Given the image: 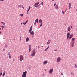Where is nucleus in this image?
I'll return each mask as SVG.
<instances>
[{
    "instance_id": "6ab92c4d",
    "label": "nucleus",
    "mask_w": 77,
    "mask_h": 77,
    "mask_svg": "<svg viewBox=\"0 0 77 77\" xmlns=\"http://www.w3.org/2000/svg\"><path fill=\"white\" fill-rule=\"evenodd\" d=\"M49 46H48L44 50L45 51H47L48 50V48H49Z\"/></svg>"
},
{
    "instance_id": "39448f33",
    "label": "nucleus",
    "mask_w": 77,
    "mask_h": 77,
    "mask_svg": "<svg viewBox=\"0 0 77 77\" xmlns=\"http://www.w3.org/2000/svg\"><path fill=\"white\" fill-rule=\"evenodd\" d=\"M19 58V60L20 62L22 61L23 60V56L22 55H20Z\"/></svg>"
},
{
    "instance_id": "393cba45",
    "label": "nucleus",
    "mask_w": 77,
    "mask_h": 77,
    "mask_svg": "<svg viewBox=\"0 0 77 77\" xmlns=\"http://www.w3.org/2000/svg\"><path fill=\"white\" fill-rule=\"evenodd\" d=\"M1 72V70L0 69V76H1L2 75V72Z\"/></svg>"
},
{
    "instance_id": "2eb2a0df",
    "label": "nucleus",
    "mask_w": 77,
    "mask_h": 77,
    "mask_svg": "<svg viewBox=\"0 0 77 77\" xmlns=\"http://www.w3.org/2000/svg\"><path fill=\"white\" fill-rule=\"evenodd\" d=\"M26 42H28V41H29V37H27L26 38Z\"/></svg>"
},
{
    "instance_id": "c9c22d12",
    "label": "nucleus",
    "mask_w": 77,
    "mask_h": 77,
    "mask_svg": "<svg viewBox=\"0 0 77 77\" xmlns=\"http://www.w3.org/2000/svg\"><path fill=\"white\" fill-rule=\"evenodd\" d=\"M34 24H36V22L35 21V22Z\"/></svg>"
},
{
    "instance_id": "5fc2aeb1",
    "label": "nucleus",
    "mask_w": 77,
    "mask_h": 77,
    "mask_svg": "<svg viewBox=\"0 0 77 77\" xmlns=\"http://www.w3.org/2000/svg\"><path fill=\"white\" fill-rule=\"evenodd\" d=\"M29 69H31L30 67H29Z\"/></svg>"
},
{
    "instance_id": "69168bd1",
    "label": "nucleus",
    "mask_w": 77,
    "mask_h": 77,
    "mask_svg": "<svg viewBox=\"0 0 77 77\" xmlns=\"http://www.w3.org/2000/svg\"><path fill=\"white\" fill-rule=\"evenodd\" d=\"M76 11H77V9H76Z\"/></svg>"
},
{
    "instance_id": "c03bdc74",
    "label": "nucleus",
    "mask_w": 77,
    "mask_h": 77,
    "mask_svg": "<svg viewBox=\"0 0 77 77\" xmlns=\"http://www.w3.org/2000/svg\"><path fill=\"white\" fill-rule=\"evenodd\" d=\"M66 11H67V9H66V10H65V12H66Z\"/></svg>"
},
{
    "instance_id": "a19ab883",
    "label": "nucleus",
    "mask_w": 77,
    "mask_h": 77,
    "mask_svg": "<svg viewBox=\"0 0 77 77\" xmlns=\"http://www.w3.org/2000/svg\"><path fill=\"white\" fill-rule=\"evenodd\" d=\"M41 6V4H39V5H38V7H39V6Z\"/></svg>"
},
{
    "instance_id": "a878e982",
    "label": "nucleus",
    "mask_w": 77,
    "mask_h": 77,
    "mask_svg": "<svg viewBox=\"0 0 77 77\" xmlns=\"http://www.w3.org/2000/svg\"><path fill=\"white\" fill-rule=\"evenodd\" d=\"M74 67H75V68H77V64H75V65Z\"/></svg>"
},
{
    "instance_id": "6e6552de",
    "label": "nucleus",
    "mask_w": 77,
    "mask_h": 77,
    "mask_svg": "<svg viewBox=\"0 0 77 77\" xmlns=\"http://www.w3.org/2000/svg\"><path fill=\"white\" fill-rule=\"evenodd\" d=\"M73 36H74V35L73 34H71L69 37V39H71L72 38V37H73Z\"/></svg>"
},
{
    "instance_id": "aec40b11",
    "label": "nucleus",
    "mask_w": 77,
    "mask_h": 77,
    "mask_svg": "<svg viewBox=\"0 0 77 77\" xmlns=\"http://www.w3.org/2000/svg\"><path fill=\"white\" fill-rule=\"evenodd\" d=\"M28 22V20H26V22L24 23H23V24L24 25H26V24Z\"/></svg>"
},
{
    "instance_id": "e2e57ef3",
    "label": "nucleus",
    "mask_w": 77,
    "mask_h": 77,
    "mask_svg": "<svg viewBox=\"0 0 77 77\" xmlns=\"http://www.w3.org/2000/svg\"><path fill=\"white\" fill-rule=\"evenodd\" d=\"M42 76H44V74Z\"/></svg>"
},
{
    "instance_id": "2f4dec72",
    "label": "nucleus",
    "mask_w": 77,
    "mask_h": 77,
    "mask_svg": "<svg viewBox=\"0 0 77 77\" xmlns=\"http://www.w3.org/2000/svg\"><path fill=\"white\" fill-rule=\"evenodd\" d=\"M30 8H31V7H30V6L29 7V8H28V9H30Z\"/></svg>"
},
{
    "instance_id": "774afa93",
    "label": "nucleus",
    "mask_w": 77,
    "mask_h": 77,
    "mask_svg": "<svg viewBox=\"0 0 77 77\" xmlns=\"http://www.w3.org/2000/svg\"><path fill=\"white\" fill-rule=\"evenodd\" d=\"M2 29H3V28H2Z\"/></svg>"
},
{
    "instance_id": "412c9836",
    "label": "nucleus",
    "mask_w": 77,
    "mask_h": 77,
    "mask_svg": "<svg viewBox=\"0 0 77 77\" xmlns=\"http://www.w3.org/2000/svg\"><path fill=\"white\" fill-rule=\"evenodd\" d=\"M6 73V72L4 71L3 74L2 76L3 77H4L5 75V74Z\"/></svg>"
},
{
    "instance_id": "423d86ee",
    "label": "nucleus",
    "mask_w": 77,
    "mask_h": 77,
    "mask_svg": "<svg viewBox=\"0 0 77 77\" xmlns=\"http://www.w3.org/2000/svg\"><path fill=\"white\" fill-rule=\"evenodd\" d=\"M35 54H36V52H32V53L31 54V56H35Z\"/></svg>"
},
{
    "instance_id": "ddd939ff",
    "label": "nucleus",
    "mask_w": 77,
    "mask_h": 77,
    "mask_svg": "<svg viewBox=\"0 0 77 77\" xmlns=\"http://www.w3.org/2000/svg\"><path fill=\"white\" fill-rule=\"evenodd\" d=\"M47 63H48V62L47 61H45L43 62V64L44 65H46Z\"/></svg>"
},
{
    "instance_id": "4c0bfd02",
    "label": "nucleus",
    "mask_w": 77,
    "mask_h": 77,
    "mask_svg": "<svg viewBox=\"0 0 77 77\" xmlns=\"http://www.w3.org/2000/svg\"><path fill=\"white\" fill-rule=\"evenodd\" d=\"M35 8H38V5H36L35 6Z\"/></svg>"
},
{
    "instance_id": "79ce46f5",
    "label": "nucleus",
    "mask_w": 77,
    "mask_h": 77,
    "mask_svg": "<svg viewBox=\"0 0 77 77\" xmlns=\"http://www.w3.org/2000/svg\"><path fill=\"white\" fill-rule=\"evenodd\" d=\"M9 58H11V55H9Z\"/></svg>"
},
{
    "instance_id": "49530a36",
    "label": "nucleus",
    "mask_w": 77,
    "mask_h": 77,
    "mask_svg": "<svg viewBox=\"0 0 77 77\" xmlns=\"http://www.w3.org/2000/svg\"><path fill=\"white\" fill-rule=\"evenodd\" d=\"M63 73H61V75H63Z\"/></svg>"
},
{
    "instance_id": "1a4fd4ad",
    "label": "nucleus",
    "mask_w": 77,
    "mask_h": 77,
    "mask_svg": "<svg viewBox=\"0 0 77 77\" xmlns=\"http://www.w3.org/2000/svg\"><path fill=\"white\" fill-rule=\"evenodd\" d=\"M29 52H30V51H31V44L29 45Z\"/></svg>"
},
{
    "instance_id": "680f3d73",
    "label": "nucleus",
    "mask_w": 77,
    "mask_h": 77,
    "mask_svg": "<svg viewBox=\"0 0 77 77\" xmlns=\"http://www.w3.org/2000/svg\"><path fill=\"white\" fill-rule=\"evenodd\" d=\"M0 33H2V32H1V31H0Z\"/></svg>"
},
{
    "instance_id": "58836bf2",
    "label": "nucleus",
    "mask_w": 77,
    "mask_h": 77,
    "mask_svg": "<svg viewBox=\"0 0 77 77\" xmlns=\"http://www.w3.org/2000/svg\"><path fill=\"white\" fill-rule=\"evenodd\" d=\"M20 40L21 41V37H20Z\"/></svg>"
},
{
    "instance_id": "dca6fc26",
    "label": "nucleus",
    "mask_w": 77,
    "mask_h": 77,
    "mask_svg": "<svg viewBox=\"0 0 77 77\" xmlns=\"http://www.w3.org/2000/svg\"><path fill=\"white\" fill-rule=\"evenodd\" d=\"M39 2L35 3L34 4V6H37V5H39Z\"/></svg>"
},
{
    "instance_id": "4d7b16f0",
    "label": "nucleus",
    "mask_w": 77,
    "mask_h": 77,
    "mask_svg": "<svg viewBox=\"0 0 77 77\" xmlns=\"http://www.w3.org/2000/svg\"><path fill=\"white\" fill-rule=\"evenodd\" d=\"M65 32L66 33V31H65Z\"/></svg>"
},
{
    "instance_id": "ea45409f",
    "label": "nucleus",
    "mask_w": 77,
    "mask_h": 77,
    "mask_svg": "<svg viewBox=\"0 0 77 77\" xmlns=\"http://www.w3.org/2000/svg\"><path fill=\"white\" fill-rule=\"evenodd\" d=\"M29 10H30L29 9H28V10H27V12H29Z\"/></svg>"
},
{
    "instance_id": "5701e85b",
    "label": "nucleus",
    "mask_w": 77,
    "mask_h": 77,
    "mask_svg": "<svg viewBox=\"0 0 77 77\" xmlns=\"http://www.w3.org/2000/svg\"><path fill=\"white\" fill-rule=\"evenodd\" d=\"M55 8L56 9H58V5H56V6H55Z\"/></svg>"
},
{
    "instance_id": "f704fd0d",
    "label": "nucleus",
    "mask_w": 77,
    "mask_h": 77,
    "mask_svg": "<svg viewBox=\"0 0 77 77\" xmlns=\"http://www.w3.org/2000/svg\"><path fill=\"white\" fill-rule=\"evenodd\" d=\"M11 52H9L8 53V55H10V53Z\"/></svg>"
},
{
    "instance_id": "8fccbe9b",
    "label": "nucleus",
    "mask_w": 77,
    "mask_h": 77,
    "mask_svg": "<svg viewBox=\"0 0 77 77\" xmlns=\"http://www.w3.org/2000/svg\"><path fill=\"white\" fill-rule=\"evenodd\" d=\"M5 49H3V51H5Z\"/></svg>"
},
{
    "instance_id": "4468645a",
    "label": "nucleus",
    "mask_w": 77,
    "mask_h": 77,
    "mask_svg": "<svg viewBox=\"0 0 77 77\" xmlns=\"http://www.w3.org/2000/svg\"><path fill=\"white\" fill-rule=\"evenodd\" d=\"M29 33H30V34L31 35H34V32H33V31H31L30 32H29Z\"/></svg>"
},
{
    "instance_id": "9b49d317",
    "label": "nucleus",
    "mask_w": 77,
    "mask_h": 77,
    "mask_svg": "<svg viewBox=\"0 0 77 77\" xmlns=\"http://www.w3.org/2000/svg\"><path fill=\"white\" fill-rule=\"evenodd\" d=\"M71 30V28L70 27V26H69L67 28V30L69 32Z\"/></svg>"
},
{
    "instance_id": "473e14b6",
    "label": "nucleus",
    "mask_w": 77,
    "mask_h": 77,
    "mask_svg": "<svg viewBox=\"0 0 77 77\" xmlns=\"http://www.w3.org/2000/svg\"><path fill=\"white\" fill-rule=\"evenodd\" d=\"M56 3L54 4V6H56Z\"/></svg>"
},
{
    "instance_id": "37998d69",
    "label": "nucleus",
    "mask_w": 77,
    "mask_h": 77,
    "mask_svg": "<svg viewBox=\"0 0 77 77\" xmlns=\"http://www.w3.org/2000/svg\"><path fill=\"white\" fill-rule=\"evenodd\" d=\"M27 14L29 15V12L27 11Z\"/></svg>"
},
{
    "instance_id": "f3484780",
    "label": "nucleus",
    "mask_w": 77,
    "mask_h": 77,
    "mask_svg": "<svg viewBox=\"0 0 77 77\" xmlns=\"http://www.w3.org/2000/svg\"><path fill=\"white\" fill-rule=\"evenodd\" d=\"M32 30V26H31L30 28V29L29 30V32H31Z\"/></svg>"
},
{
    "instance_id": "bb28decb",
    "label": "nucleus",
    "mask_w": 77,
    "mask_h": 77,
    "mask_svg": "<svg viewBox=\"0 0 77 77\" xmlns=\"http://www.w3.org/2000/svg\"><path fill=\"white\" fill-rule=\"evenodd\" d=\"M22 6V5H19L18 6V8H20V7H21Z\"/></svg>"
},
{
    "instance_id": "4be33fe9",
    "label": "nucleus",
    "mask_w": 77,
    "mask_h": 77,
    "mask_svg": "<svg viewBox=\"0 0 77 77\" xmlns=\"http://www.w3.org/2000/svg\"><path fill=\"white\" fill-rule=\"evenodd\" d=\"M39 21V19H37L35 20V22H37V23H38V21Z\"/></svg>"
},
{
    "instance_id": "bf43d9fd",
    "label": "nucleus",
    "mask_w": 77,
    "mask_h": 77,
    "mask_svg": "<svg viewBox=\"0 0 77 77\" xmlns=\"http://www.w3.org/2000/svg\"><path fill=\"white\" fill-rule=\"evenodd\" d=\"M73 76H74V74H73Z\"/></svg>"
},
{
    "instance_id": "3c124183",
    "label": "nucleus",
    "mask_w": 77,
    "mask_h": 77,
    "mask_svg": "<svg viewBox=\"0 0 77 77\" xmlns=\"http://www.w3.org/2000/svg\"><path fill=\"white\" fill-rule=\"evenodd\" d=\"M57 51V50H56V49H55V50H54V51Z\"/></svg>"
},
{
    "instance_id": "c756f323",
    "label": "nucleus",
    "mask_w": 77,
    "mask_h": 77,
    "mask_svg": "<svg viewBox=\"0 0 77 77\" xmlns=\"http://www.w3.org/2000/svg\"><path fill=\"white\" fill-rule=\"evenodd\" d=\"M20 16L21 17H23V14H20Z\"/></svg>"
},
{
    "instance_id": "de8ad7c7",
    "label": "nucleus",
    "mask_w": 77,
    "mask_h": 77,
    "mask_svg": "<svg viewBox=\"0 0 77 77\" xmlns=\"http://www.w3.org/2000/svg\"><path fill=\"white\" fill-rule=\"evenodd\" d=\"M70 27H71V29H72V26H71Z\"/></svg>"
},
{
    "instance_id": "0eeeda50",
    "label": "nucleus",
    "mask_w": 77,
    "mask_h": 77,
    "mask_svg": "<svg viewBox=\"0 0 77 77\" xmlns=\"http://www.w3.org/2000/svg\"><path fill=\"white\" fill-rule=\"evenodd\" d=\"M53 69L52 68L50 69V70L49 71V74H51V73L53 72Z\"/></svg>"
},
{
    "instance_id": "7ed1b4c3",
    "label": "nucleus",
    "mask_w": 77,
    "mask_h": 77,
    "mask_svg": "<svg viewBox=\"0 0 77 77\" xmlns=\"http://www.w3.org/2000/svg\"><path fill=\"white\" fill-rule=\"evenodd\" d=\"M61 59H62L60 58V57L58 58L57 59V63H59V62L61 61Z\"/></svg>"
},
{
    "instance_id": "603ef678",
    "label": "nucleus",
    "mask_w": 77,
    "mask_h": 77,
    "mask_svg": "<svg viewBox=\"0 0 77 77\" xmlns=\"http://www.w3.org/2000/svg\"><path fill=\"white\" fill-rule=\"evenodd\" d=\"M38 48L39 49V48H40V47H39V46H38Z\"/></svg>"
},
{
    "instance_id": "6e6d98bb",
    "label": "nucleus",
    "mask_w": 77,
    "mask_h": 77,
    "mask_svg": "<svg viewBox=\"0 0 77 77\" xmlns=\"http://www.w3.org/2000/svg\"><path fill=\"white\" fill-rule=\"evenodd\" d=\"M0 1H3L4 0H0Z\"/></svg>"
},
{
    "instance_id": "a18cd8bd",
    "label": "nucleus",
    "mask_w": 77,
    "mask_h": 77,
    "mask_svg": "<svg viewBox=\"0 0 77 77\" xmlns=\"http://www.w3.org/2000/svg\"><path fill=\"white\" fill-rule=\"evenodd\" d=\"M44 70L45 71H47V69H44Z\"/></svg>"
},
{
    "instance_id": "c85d7f7f",
    "label": "nucleus",
    "mask_w": 77,
    "mask_h": 77,
    "mask_svg": "<svg viewBox=\"0 0 77 77\" xmlns=\"http://www.w3.org/2000/svg\"><path fill=\"white\" fill-rule=\"evenodd\" d=\"M62 13L63 14H65V12L63 11H62Z\"/></svg>"
},
{
    "instance_id": "7c9ffc66",
    "label": "nucleus",
    "mask_w": 77,
    "mask_h": 77,
    "mask_svg": "<svg viewBox=\"0 0 77 77\" xmlns=\"http://www.w3.org/2000/svg\"><path fill=\"white\" fill-rule=\"evenodd\" d=\"M44 3H43V2H41V5L42 6L43 5Z\"/></svg>"
},
{
    "instance_id": "b1692460",
    "label": "nucleus",
    "mask_w": 77,
    "mask_h": 77,
    "mask_svg": "<svg viewBox=\"0 0 77 77\" xmlns=\"http://www.w3.org/2000/svg\"><path fill=\"white\" fill-rule=\"evenodd\" d=\"M39 22L40 23H42V20L41 19H40L39 20Z\"/></svg>"
},
{
    "instance_id": "a211bd4d",
    "label": "nucleus",
    "mask_w": 77,
    "mask_h": 77,
    "mask_svg": "<svg viewBox=\"0 0 77 77\" xmlns=\"http://www.w3.org/2000/svg\"><path fill=\"white\" fill-rule=\"evenodd\" d=\"M50 40H48V42H47V45L49 44L50 43V42H51V41L50 42Z\"/></svg>"
},
{
    "instance_id": "0e129e2a",
    "label": "nucleus",
    "mask_w": 77,
    "mask_h": 77,
    "mask_svg": "<svg viewBox=\"0 0 77 77\" xmlns=\"http://www.w3.org/2000/svg\"><path fill=\"white\" fill-rule=\"evenodd\" d=\"M34 36V35H33L32 37H33Z\"/></svg>"
},
{
    "instance_id": "cd10ccee",
    "label": "nucleus",
    "mask_w": 77,
    "mask_h": 77,
    "mask_svg": "<svg viewBox=\"0 0 77 77\" xmlns=\"http://www.w3.org/2000/svg\"><path fill=\"white\" fill-rule=\"evenodd\" d=\"M5 47H8V45L7 44H6V45H5Z\"/></svg>"
},
{
    "instance_id": "864d4df0",
    "label": "nucleus",
    "mask_w": 77,
    "mask_h": 77,
    "mask_svg": "<svg viewBox=\"0 0 77 77\" xmlns=\"http://www.w3.org/2000/svg\"><path fill=\"white\" fill-rule=\"evenodd\" d=\"M23 24V22H21V25H22Z\"/></svg>"
},
{
    "instance_id": "e433bc0d",
    "label": "nucleus",
    "mask_w": 77,
    "mask_h": 77,
    "mask_svg": "<svg viewBox=\"0 0 77 77\" xmlns=\"http://www.w3.org/2000/svg\"><path fill=\"white\" fill-rule=\"evenodd\" d=\"M42 23H41L40 25V26L41 27L42 26Z\"/></svg>"
},
{
    "instance_id": "72a5a7b5",
    "label": "nucleus",
    "mask_w": 77,
    "mask_h": 77,
    "mask_svg": "<svg viewBox=\"0 0 77 77\" xmlns=\"http://www.w3.org/2000/svg\"><path fill=\"white\" fill-rule=\"evenodd\" d=\"M35 48H34V49H33V50L32 51V52H34V51H35Z\"/></svg>"
},
{
    "instance_id": "f8f14e48",
    "label": "nucleus",
    "mask_w": 77,
    "mask_h": 77,
    "mask_svg": "<svg viewBox=\"0 0 77 77\" xmlns=\"http://www.w3.org/2000/svg\"><path fill=\"white\" fill-rule=\"evenodd\" d=\"M69 9L70 10L71 9V3H69Z\"/></svg>"
},
{
    "instance_id": "9d476101",
    "label": "nucleus",
    "mask_w": 77,
    "mask_h": 77,
    "mask_svg": "<svg viewBox=\"0 0 77 77\" xmlns=\"http://www.w3.org/2000/svg\"><path fill=\"white\" fill-rule=\"evenodd\" d=\"M70 35V33L69 32L67 34V39H69V35Z\"/></svg>"
},
{
    "instance_id": "338daca9",
    "label": "nucleus",
    "mask_w": 77,
    "mask_h": 77,
    "mask_svg": "<svg viewBox=\"0 0 77 77\" xmlns=\"http://www.w3.org/2000/svg\"><path fill=\"white\" fill-rule=\"evenodd\" d=\"M52 1H54V0H52Z\"/></svg>"
},
{
    "instance_id": "f257e3e1",
    "label": "nucleus",
    "mask_w": 77,
    "mask_h": 77,
    "mask_svg": "<svg viewBox=\"0 0 77 77\" xmlns=\"http://www.w3.org/2000/svg\"><path fill=\"white\" fill-rule=\"evenodd\" d=\"M75 41V38H72V40L71 42V45L72 47H74V45Z\"/></svg>"
},
{
    "instance_id": "f03ea898",
    "label": "nucleus",
    "mask_w": 77,
    "mask_h": 77,
    "mask_svg": "<svg viewBox=\"0 0 77 77\" xmlns=\"http://www.w3.org/2000/svg\"><path fill=\"white\" fill-rule=\"evenodd\" d=\"M27 73V71H25L23 72L22 74V77H26Z\"/></svg>"
},
{
    "instance_id": "052dcab7",
    "label": "nucleus",
    "mask_w": 77,
    "mask_h": 77,
    "mask_svg": "<svg viewBox=\"0 0 77 77\" xmlns=\"http://www.w3.org/2000/svg\"><path fill=\"white\" fill-rule=\"evenodd\" d=\"M0 30H2V28H0Z\"/></svg>"
},
{
    "instance_id": "09e8293b",
    "label": "nucleus",
    "mask_w": 77,
    "mask_h": 77,
    "mask_svg": "<svg viewBox=\"0 0 77 77\" xmlns=\"http://www.w3.org/2000/svg\"><path fill=\"white\" fill-rule=\"evenodd\" d=\"M22 8H23V9H24V7H23V6H22Z\"/></svg>"
},
{
    "instance_id": "20e7f679",
    "label": "nucleus",
    "mask_w": 77,
    "mask_h": 77,
    "mask_svg": "<svg viewBox=\"0 0 77 77\" xmlns=\"http://www.w3.org/2000/svg\"><path fill=\"white\" fill-rule=\"evenodd\" d=\"M1 24H2L3 25V26H0L1 27H2V28H5V23L3 22H1Z\"/></svg>"
},
{
    "instance_id": "13d9d810",
    "label": "nucleus",
    "mask_w": 77,
    "mask_h": 77,
    "mask_svg": "<svg viewBox=\"0 0 77 77\" xmlns=\"http://www.w3.org/2000/svg\"><path fill=\"white\" fill-rule=\"evenodd\" d=\"M71 74H73V73H72V72Z\"/></svg>"
}]
</instances>
